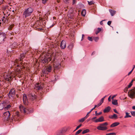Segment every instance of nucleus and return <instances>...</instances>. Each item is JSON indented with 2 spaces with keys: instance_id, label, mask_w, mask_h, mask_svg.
I'll return each instance as SVG.
<instances>
[{
  "instance_id": "f257e3e1",
  "label": "nucleus",
  "mask_w": 135,
  "mask_h": 135,
  "mask_svg": "<svg viewBox=\"0 0 135 135\" xmlns=\"http://www.w3.org/2000/svg\"><path fill=\"white\" fill-rule=\"evenodd\" d=\"M54 55L53 54L52 56L50 55V56L49 55L44 56L41 58L40 62L45 64L48 63L52 59L53 61H55L56 58L55 56H54Z\"/></svg>"
},
{
  "instance_id": "f03ea898",
  "label": "nucleus",
  "mask_w": 135,
  "mask_h": 135,
  "mask_svg": "<svg viewBox=\"0 0 135 135\" xmlns=\"http://www.w3.org/2000/svg\"><path fill=\"white\" fill-rule=\"evenodd\" d=\"M33 11V9L31 7L25 8L23 12V16L25 18L30 16Z\"/></svg>"
},
{
  "instance_id": "7ed1b4c3",
  "label": "nucleus",
  "mask_w": 135,
  "mask_h": 135,
  "mask_svg": "<svg viewBox=\"0 0 135 135\" xmlns=\"http://www.w3.org/2000/svg\"><path fill=\"white\" fill-rule=\"evenodd\" d=\"M19 108L21 111L22 112L27 114L32 112L33 110L32 108H25L21 105L19 106Z\"/></svg>"
},
{
  "instance_id": "20e7f679",
  "label": "nucleus",
  "mask_w": 135,
  "mask_h": 135,
  "mask_svg": "<svg viewBox=\"0 0 135 135\" xmlns=\"http://www.w3.org/2000/svg\"><path fill=\"white\" fill-rule=\"evenodd\" d=\"M4 111H9L12 107V104L9 102L4 101Z\"/></svg>"
},
{
  "instance_id": "39448f33",
  "label": "nucleus",
  "mask_w": 135,
  "mask_h": 135,
  "mask_svg": "<svg viewBox=\"0 0 135 135\" xmlns=\"http://www.w3.org/2000/svg\"><path fill=\"white\" fill-rule=\"evenodd\" d=\"M108 124L107 122H105L102 124H100L99 126H98L97 128V129L100 130H105L107 129V128L106 127L104 126H105L108 125Z\"/></svg>"
},
{
  "instance_id": "423d86ee",
  "label": "nucleus",
  "mask_w": 135,
  "mask_h": 135,
  "mask_svg": "<svg viewBox=\"0 0 135 135\" xmlns=\"http://www.w3.org/2000/svg\"><path fill=\"white\" fill-rule=\"evenodd\" d=\"M6 38V34L5 33L0 32V44L3 43Z\"/></svg>"
},
{
  "instance_id": "0eeeda50",
  "label": "nucleus",
  "mask_w": 135,
  "mask_h": 135,
  "mask_svg": "<svg viewBox=\"0 0 135 135\" xmlns=\"http://www.w3.org/2000/svg\"><path fill=\"white\" fill-rule=\"evenodd\" d=\"M60 67V63L57 62L54 64V69L55 73L57 72V70H59Z\"/></svg>"
},
{
  "instance_id": "6e6552de",
  "label": "nucleus",
  "mask_w": 135,
  "mask_h": 135,
  "mask_svg": "<svg viewBox=\"0 0 135 135\" xmlns=\"http://www.w3.org/2000/svg\"><path fill=\"white\" fill-rule=\"evenodd\" d=\"M28 97L29 99L31 101H35L36 99H37V98L36 96L34 94L30 93L28 95Z\"/></svg>"
},
{
  "instance_id": "1a4fd4ad",
  "label": "nucleus",
  "mask_w": 135,
  "mask_h": 135,
  "mask_svg": "<svg viewBox=\"0 0 135 135\" xmlns=\"http://www.w3.org/2000/svg\"><path fill=\"white\" fill-rule=\"evenodd\" d=\"M52 67L51 66H47L46 68L42 70V72L44 74H47L51 72L52 70Z\"/></svg>"
},
{
  "instance_id": "9d476101",
  "label": "nucleus",
  "mask_w": 135,
  "mask_h": 135,
  "mask_svg": "<svg viewBox=\"0 0 135 135\" xmlns=\"http://www.w3.org/2000/svg\"><path fill=\"white\" fill-rule=\"evenodd\" d=\"M128 94L131 98H134L135 97V88L130 90L128 92Z\"/></svg>"
},
{
  "instance_id": "9b49d317",
  "label": "nucleus",
  "mask_w": 135,
  "mask_h": 135,
  "mask_svg": "<svg viewBox=\"0 0 135 135\" xmlns=\"http://www.w3.org/2000/svg\"><path fill=\"white\" fill-rule=\"evenodd\" d=\"M20 117L19 113L17 112L15 113L14 116L12 115V117L11 118V119L12 120H18L19 119Z\"/></svg>"
},
{
  "instance_id": "f8f14e48",
  "label": "nucleus",
  "mask_w": 135,
  "mask_h": 135,
  "mask_svg": "<svg viewBox=\"0 0 135 135\" xmlns=\"http://www.w3.org/2000/svg\"><path fill=\"white\" fill-rule=\"evenodd\" d=\"M15 94V91L13 88L11 89L8 94V96L10 98H13L14 95Z\"/></svg>"
},
{
  "instance_id": "ddd939ff",
  "label": "nucleus",
  "mask_w": 135,
  "mask_h": 135,
  "mask_svg": "<svg viewBox=\"0 0 135 135\" xmlns=\"http://www.w3.org/2000/svg\"><path fill=\"white\" fill-rule=\"evenodd\" d=\"M23 100L24 104L25 105H27L28 103V101L26 94H23Z\"/></svg>"
},
{
  "instance_id": "4468645a",
  "label": "nucleus",
  "mask_w": 135,
  "mask_h": 135,
  "mask_svg": "<svg viewBox=\"0 0 135 135\" xmlns=\"http://www.w3.org/2000/svg\"><path fill=\"white\" fill-rule=\"evenodd\" d=\"M104 117L103 116H102L98 118L95 120L93 122L95 123H97L98 122H102L104 121Z\"/></svg>"
},
{
  "instance_id": "2eb2a0df",
  "label": "nucleus",
  "mask_w": 135,
  "mask_h": 135,
  "mask_svg": "<svg viewBox=\"0 0 135 135\" xmlns=\"http://www.w3.org/2000/svg\"><path fill=\"white\" fill-rule=\"evenodd\" d=\"M3 115L7 119H9L10 118L11 114L9 111H6L3 113Z\"/></svg>"
},
{
  "instance_id": "dca6fc26",
  "label": "nucleus",
  "mask_w": 135,
  "mask_h": 135,
  "mask_svg": "<svg viewBox=\"0 0 135 135\" xmlns=\"http://www.w3.org/2000/svg\"><path fill=\"white\" fill-rule=\"evenodd\" d=\"M40 84L39 83H37L35 85L34 88L37 90H42V86L39 85Z\"/></svg>"
},
{
  "instance_id": "f3484780",
  "label": "nucleus",
  "mask_w": 135,
  "mask_h": 135,
  "mask_svg": "<svg viewBox=\"0 0 135 135\" xmlns=\"http://www.w3.org/2000/svg\"><path fill=\"white\" fill-rule=\"evenodd\" d=\"M66 47V42L65 41L62 40L60 43V47L63 49H64Z\"/></svg>"
},
{
  "instance_id": "a211bd4d",
  "label": "nucleus",
  "mask_w": 135,
  "mask_h": 135,
  "mask_svg": "<svg viewBox=\"0 0 135 135\" xmlns=\"http://www.w3.org/2000/svg\"><path fill=\"white\" fill-rule=\"evenodd\" d=\"M64 131L63 130H59L56 132V135H64Z\"/></svg>"
},
{
  "instance_id": "6ab92c4d",
  "label": "nucleus",
  "mask_w": 135,
  "mask_h": 135,
  "mask_svg": "<svg viewBox=\"0 0 135 135\" xmlns=\"http://www.w3.org/2000/svg\"><path fill=\"white\" fill-rule=\"evenodd\" d=\"M110 107L109 106H108L106 108L103 110L104 113H107L109 112L110 110Z\"/></svg>"
},
{
  "instance_id": "aec40b11",
  "label": "nucleus",
  "mask_w": 135,
  "mask_h": 135,
  "mask_svg": "<svg viewBox=\"0 0 135 135\" xmlns=\"http://www.w3.org/2000/svg\"><path fill=\"white\" fill-rule=\"evenodd\" d=\"M4 101L0 104V110H4Z\"/></svg>"
},
{
  "instance_id": "412c9836",
  "label": "nucleus",
  "mask_w": 135,
  "mask_h": 135,
  "mask_svg": "<svg viewBox=\"0 0 135 135\" xmlns=\"http://www.w3.org/2000/svg\"><path fill=\"white\" fill-rule=\"evenodd\" d=\"M109 10L112 16H113L115 14L116 11H115L110 9H109Z\"/></svg>"
},
{
  "instance_id": "4be33fe9",
  "label": "nucleus",
  "mask_w": 135,
  "mask_h": 135,
  "mask_svg": "<svg viewBox=\"0 0 135 135\" xmlns=\"http://www.w3.org/2000/svg\"><path fill=\"white\" fill-rule=\"evenodd\" d=\"M119 124V122H115L112 124L110 126V127H115L118 125Z\"/></svg>"
},
{
  "instance_id": "5701e85b",
  "label": "nucleus",
  "mask_w": 135,
  "mask_h": 135,
  "mask_svg": "<svg viewBox=\"0 0 135 135\" xmlns=\"http://www.w3.org/2000/svg\"><path fill=\"white\" fill-rule=\"evenodd\" d=\"M12 47L13 48H18V45L16 42H14L12 44Z\"/></svg>"
},
{
  "instance_id": "b1692460",
  "label": "nucleus",
  "mask_w": 135,
  "mask_h": 135,
  "mask_svg": "<svg viewBox=\"0 0 135 135\" xmlns=\"http://www.w3.org/2000/svg\"><path fill=\"white\" fill-rule=\"evenodd\" d=\"M117 115L116 114H114L113 115L110 116L109 118L111 119H113L114 118L117 119Z\"/></svg>"
},
{
  "instance_id": "393cba45",
  "label": "nucleus",
  "mask_w": 135,
  "mask_h": 135,
  "mask_svg": "<svg viewBox=\"0 0 135 135\" xmlns=\"http://www.w3.org/2000/svg\"><path fill=\"white\" fill-rule=\"evenodd\" d=\"M102 28H98L97 30L95 31V33H96V34H97L102 30Z\"/></svg>"
},
{
  "instance_id": "a878e982",
  "label": "nucleus",
  "mask_w": 135,
  "mask_h": 135,
  "mask_svg": "<svg viewBox=\"0 0 135 135\" xmlns=\"http://www.w3.org/2000/svg\"><path fill=\"white\" fill-rule=\"evenodd\" d=\"M86 13V10L85 9H83L81 12V15H82L83 16H85V15Z\"/></svg>"
},
{
  "instance_id": "bb28decb",
  "label": "nucleus",
  "mask_w": 135,
  "mask_h": 135,
  "mask_svg": "<svg viewBox=\"0 0 135 135\" xmlns=\"http://www.w3.org/2000/svg\"><path fill=\"white\" fill-rule=\"evenodd\" d=\"M20 58L19 60L20 61H21L25 57V55L22 54L20 55Z\"/></svg>"
},
{
  "instance_id": "cd10ccee",
  "label": "nucleus",
  "mask_w": 135,
  "mask_h": 135,
  "mask_svg": "<svg viewBox=\"0 0 135 135\" xmlns=\"http://www.w3.org/2000/svg\"><path fill=\"white\" fill-rule=\"evenodd\" d=\"M126 115L124 116V118H128L129 117H131V116L129 114V113L127 112H126Z\"/></svg>"
},
{
  "instance_id": "c85d7f7f",
  "label": "nucleus",
  "mask_w": 135,
  "mask_h": 135,
  "mask_svg": "<svg viewBox=\"0 0 135 135\" xmlns=\"http://www.w3.org/2000/svg\"><path fill=\"white\" fill-rule=\"evenodd\" d=\"M73 47V45L72 44H69L68 47V48L69 50H71L72 49Z\"/></svg>"
},
{
  "instance_id": "c756f323",
  "label": "nucleus",
  "mask_w": 135,
  "mask_h": 135,
  "mask_svg": "<svg viewBox=\"0 0 135 135\" xmlns=\"http://www.w3.org/2000/svg\"><path fill=\"white\" fill-rule=\"evenodd\" d=\"M89 131H90V130L89 129H86L85 130H84L83 131V132H82V133L83 134H84L85 133L89 132Z\"/></svg>"
},
{
  "instance_id": "7c9ffc66",
  "label": "nucleus",
  "mask_w": 135,
  "mask_h": 135,
  "mask_svg": "<svg viewBox=\"0 0 135 135\" xmlns=\"http://www.w3.org/2000/svg\"><path fill=\"white\" fill-rule=\"evenodd\" d=\"M112 104L114 105H116L117 104V101L116 100H114L112 102Z\"/></svg>"
},
{
  "instance_id": "2f4dec72",
  "label": "nucleus",
  "mask_w": 135,
  "mask_h": 135,
  "mask_svg": "<svg viewBox=\"0 0 135 135\" xmlns=\"http://www.w3.org/2000/svg\"><path fill=\"white\" fill-rule=\"evenodd\" d=\"M86 119L84 117L80 119L79 121L80 122H83Z\"/></svg>"
},
{
  "instance_id": "473e14b6",
  "label": "nucleus",
  "mask_w": 135,
  "mask_h": 135,
  "mask_svg": "<svg viewBox=\"0 0 135 135\" xmlns=\"http://www.w3.org/2000/svg\"><path fill=\"white\" fill-rule=\"evenodd\" d=\"M88 4L89 5H90L92 4H94V1H92L90 2H89V1H88Z\"/></svg>"
},
{
  "instance_id": "72a5a7b5",
  "label": "nucleus",
  "mask_w": 135,
  "mask_h": 135,
  "mask_svg": "<svg viewBox=\"0 0 135 135\" xmlns=\"http://www.w3.org/2000/svg\"><path fill=\"white\" fill-rule=\"evenodd\" d=\"M82 131L81 129H79L75 133V134L76 135H78Z\"/></svg>"
},
{
  "instance_id": "f704fd0d",
  "label": "nucleus",
  "mask_w": 135,
  "mask_h": 135,
  "mask_svg": "<svg viewBox=\"0 0 135 135\" xmlns=\"http://www.w3.org/2000/svg\"><path fill=\"white\" fill-rule=\"evenodd\" d=\"M102 113V112H100L99 113H97V111L95 112V114L96 115H100Z\"/></svg>"
},
{
  "instance_id": "c9c22d12",
  "label": "nucleus",
  "mask_w": 135,
  "mask_h": 135,
  "mask_svg": "<svg viewBox=\"0 0 135 135\" xmlns=\"http://www.w3.org/2000/svg\"><path fill=\"white\" fill-rule=\"evenodd\" d=\"M105 97H106V96H105V97H104L103 98H102L101 99V100L100 101V102L102 104L103 103V102H104V98Z\"/></svg>"
},
{
  "instance_id": "e433bc0d",
  "label": "nucleus",
  "mask_w": 135,
  "mask_h": 135,
  "mask_svg": "<svg viewBox=\"0 0 135 135\" xmlns=\"http://www.w3.org/2000/svg\"><path fill=\"white\" fill-rule=\"evenodd\" d=\"M131 113L132 116L135 117V111H131Z\"/></svg>"
},
{
  "instance_id": "4c0bfd02",
  "label": "nucleus",
  "mask_w": 135,
  "mask_h": 135,
  "mask_svg": "<svg viewBox=\"0 0 135 135\" xmlns=\"http://www.w3.org/2000/svg\"><path fill=\"white\" fill-rule=\"evenodd\" d=\"M106 135H116L115 133H111L106 134Z\"/></svg>"
},
{
  "instance_id": "58836bf2",
  "label": "nucleus",
  "mask_w": 135,
  "mask_h": 135,
  "mask_svg": "<svg viewBox=\"0 0 135 135\" xmlns=\"http://www.w3.org/2000/svg\"><path fill=\"white\" fill-rule=\"evenodd\" d=\"M23 46H24V45L22 43H20L18 45V48H20V47H22Z\"/></svg>"
},
{
  "instance_id": "ea45409f",
  "label": "nucleus",
  "mask_w": 135,
  "mask_h": 135,
  "mask_svg": "<svg viewBox=\"0 0 135 135\" xmlns=\"http://www.w3.org/2000/svg\"><path fill=\"white\" fill-rule=\"evenodd\" d=\"M99 38L98 37H94V40L95 42H97L99 40Z\"/></svg>"
},
{
  "instance_id": "a19ab883",
  "label": "nucleus",
  "mask_w": 135,
  "mask_h": 135,
  "mask_svg": "<svg viewBox=\"0 0 135 135\" xmlns=\"http://www.w3.org/2000/svg\"><path fill=\"white\" fill-rule=\"evenodd\" d=\"M88 39L90 41H93V40L91 37H88Z\"/></svg>"
},
{
  "instance_id": "79ce46f5",
  "label": "nucleus",
  "mask_w": 135,
  "mask_h": 135,
  "mask_svg": "<svg viewBox=\"0 0 135 135\" xmlns=\"http://www.w3.org/2000/svg\"><path fill=\"white\" fill-rule=\"evenodd\" d=\"M81 126H82V124H80L78 126L76 127L75 129V131L78 129L79 128H80Z\"/></svg>"
},
{
  "instance_id": "37998d69",
  "label": "nucleus",
  "mask_w": 135,
  "mask_h": 135,
  "mask_svg": "<svg viewBox=\"0 0 135 135\" xmlns=\"http://www.w3.org/2000/svg\"><path fill=\"white\" fill-rule=\"evenodd\" d=\"M132 85V83H130L129 84V85L128 86V88H130L131 87V86Z\"/></svg>"
},
{
  "instance_id": "c03bdc74",
  "label": "nucleus",
  "mask_w": 135,
  "mask_h": 135,
  "mask_svg": "<svg viewBox=\"0 0 135 135\" xmlns=\"http://www.w3.org/2000/svg\"><path fill=\"white\" fill-rule=\"evenodd\" d=\"M69 0H64V2L66 3L67 4L68 3H69Z\"/></svg>"
},
{
  "instance_id": "a18cd8bd",
  "label": "nucleus",
  "mask_w": 135,
  "mask_h": 135,
  "mask_svg": "<svg viewBox=\"0 0 135 135\" xmlns=\"http://www.w3.org/2000/svg\"><path fill=\"white\" fill-rule=\"evenodd\" d=\"M90 113V112H88L87 114V115H86V116L85 117V118L86 119L88 116H89L88 114Z\"/></svg>"
},
{
  "instance_id": "49530a36",
  "label": "nucleus",
  "mask_w": 135,
  "mask_h": 135,
  "mask_svg": "<svg viewBox=\"0 0 135 135\" xmlns=\"http://www.w3.org/2000/svg\"><path fill=\"white\" fill-rule=\"evenodd\" d=\"M111 22L112 21H109L107 23V24L108 25L110 26L111 24Z\"/></svg>"
},
{
  "instance_id": "de8ad7c7",
  "label": "nucleus",
  "mask_w": 135,
  "mask_h": 135,
  "mask_svg": "<svg viewBox=\"0 0 135 135\" xmlns=\"http://www.w3.org/2000/svg\"><path fill=\"white\" fill-rule=\"evenodd\" d=\"M113 111L115 113L119 114V113L117 111V110L116 109H114L113 110Z\"/></svg>"
},
{
  "instance_id": "09e8293b",
  "label": "nucleus",
  "mask_w": 135,
  "mask_h": 135,
  "mask_svg": "<svg viewBox=\"0 0 135 135\" xmlns=\"http://www.w3.org/2000/svg\"><path fill=\"white\" fill-rule=\"evenodd\" d=\"M96 118H97V117H94L92 118H91V119L93 122V121L94 120V119H96Z\"/></svg>"
},
{
  "instance_id": "8fccbe9b",
  "label": "nucleus",
  "mask_w": 135,
  "mask_h": 135,
  "mask_svg": "<svg viewBox=\"0 0 135 135\" xmlns=\"http://www.w3.org/2000/svg\"><path fill=\"white\" fill-rule=\"evenodd\" d=\"M133 71V69H132V70L131 71H130L128 73V75H129L132 72V71Z\"/></svg>"
},
{
  "instance_id": "3c124183",
  "label": "nucleus",
  "mask_w": 135,
  "mask_h": 135,
  "mask_svg": "<svg viewBox=\"0 0 135 135\" xmlns=\"http://www.w3.org/2000/svg\"><path fill=\"white\" fill-rule=\"evenodd\" d=\"M84 34H82L81 41H82L83 40V39H84Z\"/></svg>"
},
{
  "instance_id": "603ef678",
  "label": "nucleus",
  "mask_w": 135,
  "mask_h": 135,
  "mask_svg": "<svg viewBox=\"0 0 135 135\" xmlns=\"http://www.w3.org/2000/svg\"><path fill=\"white\" fill-rule=\"evenodd\" d=\"M4 2V0H0V4H2Z\"/></svg>"
},
{
  "instance_id": "864d4df0",
  "label": "nucleus",
  "mask_w": 135,
  "mask_h": 135,
  "mask_svg": "<svg viewBox=\"0 0 135 135\" xmlns=\"http://www.w3.org/2000/svg\"><path fill=\"white\" fill-rule=\"evenodd\" d=\"M105 21V20H102V21H100V24L101 25H103V21Z\"/></svg>"
},
{
  "instance_id": "5fc2aeb1",
  "label": "nucleus",
  "mask_w": 135,
  "mask_h": 135,
  "mask_svg": "<svg viewBox=\"0 0 135 135\" xmlns=\"http://www.w3.org/2000/svg\"><path fill=\"white\" fill-rule=\"evenodd\" d=\"M102 103H101L100 102L97 105V107H98L100 106L101 104Z\"/></svg>"
},
{
  "instance_id": "6e6d98bb",
  "label": "nucleus",
  "mask_w": 135,
  "mask_h": 135,
  "mask_svg": "<svg viewBox=\"0 0 135 135\" xmlns=\"http://www.w3.org/2000/svg\"><path fill=\"white\" fill-rule=\"evenodd\" d=\"M76 0H73V4H74L76 3Z\"/></svg>"
},
{
  "instance_id": "4d7b16f0",
  "label": "nucleus",
  "mask_w": 135,
  "mask_h": 135,
  "mask_svg": "<svg viewBox=\"0 0 135 135\" xmlns=\"http://www.w3.org/2000/svg\"><path fill=\"white\" fill-rule=\"evenodd\" d=\"M110 96L109 98H108V100L109 101H111V99L110 98Z\"/></svg>"
},
{
  "instance_id": "13d9d810",
  "label": "nucleus",
  "mask_w": 135,
  "mask_h": 135,
  "mask_svg": "<svg viewBox=\"0 0 135 135\" xmlns=\"http://www.w3.org/2000/svg\"><path fill=\"white\" fill-rule=\"evenodd\" d=\"M42 2L43 3H46V1H45L44 0H42Z\"/></svg>"
},
{
  "instance_id": "bf43d9fd",
  "label": "nucleus",
  "mask_w": 135,
  "mask_h": 135,
  "mask_svg": "<svg viewBox=\"0 0 135 135\" xmlns=\"http://www.w3.org/2000/svg\"><path fill=\"white\" fill-rule=\"evenodd\" d=\"M6 81H9L10 80V79H9V78H7L6 79Z\"/></svg>"
},
{
  "instance_id": "052dcab7",
  "label": "nucleus",
  "mask_w": 135,
  "mask_h": 135,
  "mask_svg": "<svg viewBox=\"0 0 135 135\" xmlns=\"http://www.w3.org/2000/svg\"><path fill=\"white\" fill-rule=\"evenodd\" d=\"M97 107V105H95L94 107V108H93L94 109Z\"/></svg>"
},
{
  "instance_id": "680f3d73",
  "label": "nucleus",
  "mask_w": 135,
  "mask_h": 135,
  "mask_svg": "<svg viewBox=\"0 0 135 135\" xmlns=\"http://www.w3.org/2000/svg\"><path fill=\"white\" fill-rule=\"evenodd\" d=\"M132 108L133 109H135V106H133Z\"/></svg>"
},
{
  "instance_id": "e2e57ef3",
  "label": "nucleus",
  "mask_w": 135,
  "mask_h": 135,
  "mask_svg": "<svg viewBox=\"0 0 135 135\" xmlns=\"http://www.w3.org/2000/svg\"><path fill=\"white\" fill-rule=\"evenodd\" d=\"M26 52H25L22 53V54L24 55H25L26 54Z\"/></svg>"
},
{
  "instance_id": "0e129e2a",
  "label": "nucleus",
  "mask_w": 135,
  "mask_h": 135,
  "mask_svg": "<svg viewBox=\"0 0 135 135\" xmlns=\"http://www.w3.org/2000/svg\"><path fill=\"white\" fill-rule=\"evenodd\" d=\"M94 109L93 108H92L91 110H90V111L89 112H90V113Z\"/></svg>"
},
{
  "instance_id": "69168bd1",
  "label": "nucleus",
  "mask_w": 135,
  "mask_h": 135,
  "mask_svg": "<svg viewBox=\"0 0 135 135\" xmlns=\"http://www.w3.org/2000/svg\"><path fill=\"white\" fill-rule=\"evenodd\" d=\"M54 24H52V25H51V26H50V27H52L54 25Z\"/></svg>"
},
{
  "instance_id": "338daca9",
  "label": "nucleus",
  "mask_w": 135,
  "mask_h": 135,
  "mask_svg": "<svg viewBox=\"0 0 135 135\" xmlns=\"http://www.w3.org/2000/svg\"><path fill=\"white\" fill-rule=\"evenodd\" d=\"M135 65H133V68L132 69H133H133H134V68H135Z\"/></svg>"
},
{
  "instance_id": "774afa93",
  "label": "nucleus",
  "mask_w": 135,
  "mask_h": 135,
  "mask_svg": "<svg viewBox=\"0 0 135 135\" xmlns=\"http://www.w3.org/2000/svg\"><path fill=\"white\" fill-rule=\"evenodd\" d=\"M49 86H47V88H46V90H47V89H48V88H49Z\"/></svg>"
}]
</instances>
